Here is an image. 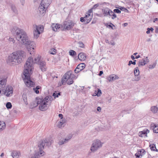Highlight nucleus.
<instances>
[{
    "label": "nucleus",
    "instance_id": "obj_33",
    "mask_svg": "<svg viewBox=\"0 0 158 158\" xmlns=\"http://www.w3.org/2000/svg\"><path fill=\"white\" fill-rule=\"evenodd\" d=\"M6 107L8 109H10L12 107V105L10 102H8L6 104Z\"/></svg>",
    "mask_w": 158,
    "mask_h": 158
},
{
    "label": "nucleus",
    "instance_id": "obj_47",
    "mask_svg": "<svg viewBox=\"0 0 158 158\" xmlns=\"http://www.w3.org/2000/svg\"><path fill=\"white\" fill-rule=\"evenodd\" d=\"M9 40L10 41H12L13 42V43H14L15 42V40L14 39H13L12 38H10L9 39Z\"/></svg>",
    "mask_w": 158,
    "mask_h": 158
},
{
    "label": "nucleus",
    "instance_id": "obj_24",
    "mask_svg": "<svg viewBox=\"0 0 158 158\" xmlns=\"http://www.w3.org/2000/svg\"><path fill=\"white\" fill-rule=\"evenodd\" d=\"M76 78L75 77H71L67 79V81L66 82H67V83L69 85H71L73 84V80Z\"/></svg>",
    "mask_w": 158,
    "mask_h": 158
},
{
    "label": "nucleus",
    "instance_id": "obj_62",
    "mask_svg": "<svg viewBox=\"0 0 158 158\" xmlns=\"http://www.w3.org/2000/svg\"><path fill=\"white\" fill-rule=\"evenodd\" d=\"M64 143V142H62L60 141L59 142V144L60 145H62V144H63Z\"/></svg>",
    "mask_w": 158,
    "mask_h": 158
},
{
    "label": "nucleus",
    "instance_id": "obj_12",
    "mask_svg": "<svg viewBox=\"0 0 158 158\" xmlns=\"http://www.w3.org/2000/svg\"><path fill=\"white\" fill-rule=\"evenodd\" d=\"M149 61L148 57H146L145 58L139 60L138 63V65L139 67L145 65L146 64L148 63Z\"/></svg>",
    "mask_w": 158,
    "mask_h": 158
},
{
    "label": "nucleus",
    "instance_id": "obj_48",
    "mask_svg": "<svg viewBox=\"0 0 158 158\" xmlns=\"http://www.w3.org/2000/svg\"><path fill=\"white\" fill-rule=\"evenodd\" d=\"M133 63V61L132 60H130L129 61V63L128 64V65L129 66H130L131 64H132Z\"/></svg>",
    "mask_w": 158,
    "mask_h": 158
},
{
    "label": "nucleus",
    "instance_id": "obj_7",
    "mask_svg": "<svg viewBox=\"0 0 158 158\" xmlns=\"http://www.w3.org/2000/svg\"><path fill=\"white\" fill-rule=\"evenodd\" d=\"M49 5L48 0H42L38 8V13L40 15H44Z\"/></svg>",
    "mask_w": 158,
    "mask_h": 158
},
{
    "label": "nucleus",
    "instance_id": "obj_8",
    "mask_svg": "<svg viewBox=\"0 0 158 158\" xmlns=\"http://www.w3.org/2000/svg\"><path fill=\"white\" fill-rule=\"evenodd\" d=\"M75 23L73 21L70 20H68L64 21L63 24L61 26L62 30H69L73 28Z\"/></svg>",
    "mask_w": 158,
    "mask_h": 158
},
{
    "label": "nucleus",
    "instance_id": "obj_16",
    "mask_svg": "<svg viewBox=\"0 0 158 158\" xmlns=\"http://www.w3.org/2000/svg\"><path fill=\"white\" fill-rule=\"evenodd\" d=\"M52 30L55 31H57L60 28V25L57 23H52L51 26Z\"/></svg>",
    "mask_w": 158,
    "mask_h": 158
},
{
    "label": "nucleus",
    "instance_id": "obj_35",
    "mask_svg": "<svg viewBox=\"0 0 158 158\" xmlns=\"http://www.w3.org/2000/svg\"><path fill=\"white\" fill-rule=\"evenodd\" d=\"M23 100L24 101H26L27 100V95L26 94H23Z\"/></svg>",
    "mask_w": 158,
    "mask_h": 158
},
{
    "label": "nucleus",
    "instance_id": "obj_46",
    "mask_svg": "<svg viewBox=\"0 0 158 158\" xmlns=\"http://www.w3.org/2000/svg\"><path fill=\"white\" fill-rule=\"evenodd\" d=\"M135 156H136V157L137 158H139V157L141 156L140 154H138V152L137 153H136L135 154Z\"/></svg>",
    "mask_w": 158,
    "mask_h": 158
},
{
    "label": "nucleus",
    "instance_id": "obj_45",
    "mask_svg": "<svg viewBox=\"0 0 158 158\" xmlns=\"http://www.w3.org/2000/svg\"><path fill=\"white\" fill-rule=\"evenodd\" d=\"M33 90H34V91H35V92L36 94H38L39 93V91L38 90L36 89H33Z\"/></svg>",
    "mask_w": 158,
    "mask_h": 158
},
{
    "label": "nucleus",
    "instance_id": "obj_21",
    "mask_svg": "<svg viewBox=\"0 0 158 158\" xmlns=\"http://www.w3.org/2000/svg\"><path fill=\"white\" fill-rule=\"evenodd\" d=\"M99 147L98 143H95L93 144V146L91 148V150L92 151L94 152L98 149V148Z\"/></svg>",
    "mask_w": 158,
    "mask_h": 158
},
{
    "label": "nucleus",
    "instance_id": "obj_32",
    "mask_svg": "<svg viewBox=\"0 0 158 158\" xmlns=\"http://www.w3.org/2000/svg\"><path fill=\"white\" fill-rule=\"evenodd\" d=\"M110 16H113L112 17V19H114L116 17V15L112 11H111V13L110 14Z\"/></svg>",
    "mask_w": 158,
    "mask_h": 158
},
{
    "label": "nucleus",
    "instance_id": "obj_1",
    "mask_svg": "<svg viewBox=\"0 0 158 158\" xmlns=\"http://www.w3.org/2000/svg\"><path fill=\"white\" fill-rule=\"evenodd\" d=\"M40 57L39 56L35 58L34 60L32 57H29L24 65L23 75L25 78L24 81L25 84L28 87H32L34 84V82L30 80V76L33 70V64L35 63H39Z\"/></svg>",
    "mask_w": 158,
    "mask_h": 158
},
{
    "label": "nucleus",
    "instance_id": "obj_61",
    "mask_svg": "<svg viewBox=\"0 0 158 158\" xmlns=\"http://www.w3.org/2000/svg\"><path fill=\"white\" fill-rule=\"evenodd\" d=\"M102 144H103V143H101V142H99V148L100 147H101L102 146Z\"/></svg>",
    "mask_w": 158,
    "mask_h": 158
},
{
    "label": "nucleus",
    "instance_id": "obj_55",
    "mask_svg": "<svg viewBox=\"0 0 158 158\" xmlns=\"http://www.w3.org/2000/svg\"><path fill=\"white\" fill-rule=\"evenodd\" d=\"M131 58L133 60H134L135 58L134 56L133 55H131Z\"/></svg>",
    "mask_w": 158,
    "mask_h": 158
},
{
    "label": "nucleus",
    "instance_id": "obj_39",
    "mask_svg": "<svg viewBox=\"0 0 158 158\" xmlns=\"http://www.w3.org/2000/svg\"><path fill=\"white\" fill-rule=\"evenodd\" d=\"M79 46L81 48H83L84 47V44L81 42H79L78 43Z\"/></svg>",
    "mask_w": 158,
    "mask_h": 158
},
{
    "label": "nucleus",
    "instance_id": "obj_2",
    "mask_svg": "<svg viewBox=\"0 0 158 158\" xmlns=\"http://www.w3.org/2000/svg\"><path fill=\"white\" fill-rule=\"evenodd\" d=\"M15 31L16 39L26 46L28 51L30 52L31 54H34L33 50L34 49L35 45V44L32 42H31L28 40L25 32L22 30L17 29Z\"/></svg>",
    "mask_w": 158,
    "mask_h": 158
},
{
    "label": "nucleus",
    "instance_id": "obj_37",
    "mask_svg": "<svg viewBox=\"0 0 158 158\" xmlns=\"http://www.w3.org/2000/svg\"><path fill=\"white\" fill-rule=\"evenodd\" d=\"M114 11L115 13L118 14L120 13L121 12V11L118 9H114Z\"/></svg>",
    "mask_w": 158,
    "mask_h": 158
},
{
    "label": "nucleus",
    "instance_id": "obj_53",
    "mask_svg": "<svg viewBox=\"0 0 158 158\" xmlns=\"http://www.w3.org/2000/svg\"><path fill=\"white\" fill-rule=\"evenodd\" d=\"M155 32L156 33H158V27H156L155 30Z\"/></svg>",
    "mask_w": 158,
    "mask_h": 158
},
{
    "label": "nucleus",
    "instance_id": "obj_49",
    "mask_svg": "<svg viewBox=\"0 0 158 158\" xmlns=\"http://www.w3.org/2000/svg\"><path fill=\"white\" fill-rule=\"evenodd\" d=\"M150 33V30L149 28H147V31H146V33L147 34H149Z\"/></svg>",
    "mask_w": 158,
    "mask_h": 158
},
{
    "label": "nucleus",
    "instance_id": "obj_41",
    "mask_svg": "<svg viewBox=\"0 0 158 158\" xmlns=\"http://www.w3.org/2000/svg\"><path fill=\"white\" fill-rule=\"evenodd\" d=\"M115 44V43L113 40H111L110 41H109V44L114 46Z\"/></svg>",
    "mask_w": 158,
    "mask_h": 158
},
{
    "label": "nucleus",
    "instance_id": "obj_29",
    "mask_svg": "<svg viewBox=\"0 0 158 158\" xmlns=\"http://www.w3.org/2000/svg\"><path fill=\"white\" fill-rule=\"evenodd\" d=\"M156 64V62H155L153 63L152 64H150L149 65L148 68L150 69H153L155 67Z\"/></svg>",
    "mask_w": 158,
    "mask_h": 158
},
{
    "label": "nucleus",
    "instance_id": "obj_42",
    "mask_svg": "<svg viewBox=\"0 0 158 158\" xmlns=\"http://www.w3.org/2000/svg\"><path fill=\"white\" fill-rule=\"evenodd\" d=\"M99 93V89H98L97 91H95V94L93 95V96H96V95H97L98 96V93Z\"/></svg>",
    "mask_w": 158,
    "mask_h": 158
},
{
    "label": "nucleus",
    "instance_id": "obj_59",
    "mask_svg": "<svg viewBox=\"0 0 158 158\" xmlns=\"http://www.w3.org/2000/svg\"><path fill=\"white\" fill-rule=\"evenodd\" d=\"M140 55H138L137 56H136V57H135V58L136 59H138V58H140Z\"/></svg>",
    "mask_w": 158,
    "mask_h": 158
},
{
    "label": "nucleus",
    "instance_id": "obj_54",
    "mask_svg": "<svg viewBox=\"0 0 158 158\" xmlns=\"http://www.w3.org/2000/svg\"><path fill=\"white\" fill-rule=\"evenodd\" d=\"M136 61V60H134V61L133 62L132 64L134 65H135Z\"/></svg>",
    "mask_w": 158,
    "mask_h": 158
},
{
    "label": "nucleus",
    "instance_id": "obj_64",
    "mask_svg": "<svg viewBox=\"0 0 158 158\" xmlns=\"http://www.w3.org/2000/svg\"><path fill=\"white\" fill-rule=\"evenodd\" d=\"M99 96H100V94H102L101 91L100 89H99Z\"/></svg>",
    "mask_w": 158,
    "mask_h": 158
},
{
    "label": "nucleus",
    "instance_id": "obj_43",
    "mask_svg": "<svg viewBox=\"0 0 158 158\" xmlns=\"http://www.w3.org/2000/svg\"><path fill=\"white\" fill-rule=\"evenodd\" d=\"M112 26H114V25L113 24L111 23H110V25H107V27H110L112 29H113V28Z\"/></svg>",
    "mask_w": 158,
    "mask_h": 158
},
{
    "label": "nucleus",
    "instance_id": "obj_25",
    "mask_svg": "<svg viewBox=\"0 0 158 158\" xmlns=\"http://www.w3.org/2000/svg\"><path fill=\"white\" fill-rule=\"evenodd\" d=\"M151 111L153 113H156L158 111V108L156 106H153L151 107Z\"/></svg>",
    "mask_w": 158,
    "mask_h": 158
},
{
    "label": "nucleus",
    "instance_id": "obj_10",
    "mask_svg": "<svg viewBox=\"0 0 158 158\" xmlns=\"http://www.w3.org/2000/svg\"><path fill=\"white\" fill-rule=\"evenodd\" d=\"M75 76L73 74L71 71H69L67 72L64 75L62 79V84L66 82L67 79L71 77H75Z\"/></svg>",
    "mask_w": 158,
    "mask_h": 158
},
{
    "label": "nucleus",
    "instance_id": "obj_30",
    "mask_svg": "<svg viewBox=\"0 0 158 158\" xmlns=\"http://www.w3.org/2000/svg\"><path fill=\"white\" fill-rule=\"evenodd\" d=\"M138 154H140L142 156V155L144 154L145 153V151L143 149H141L138 151Z\"/></svg>",
    "mask_w": 158,
    "mask_h": 158
},
{
    "label": "nucleus",
    "instance_id": "obj_27",
    "mask_svg": "<svg viewBox=\"0 0 158 158\" xmlns=\"http://www.w3.org/2000/svg\"><path fill=\"white\" fill-rule=\"evenodd\" d=\"M69 54L72 56H74L77 55L76 52L73 50H71L69 52Z\"/></svg>",
    "mask_w": 158,
    "mask_h": 158
},
{
    "label": "nucleus",
    "instance_id": "obj_38",
    "mask_svg": "<svg viewBox=\"0 0 158 158\" xmlns=\"http://www.w3.org/2000/svg\"><path fill=\"white\" fill-rule=\"evenodd\" d=\"M150 148L152 150L155 151L156 149V148L155 145H152L150 146Z\"/></svg>",
    "mask_w": 158,
    "mask_h": 158
},
{
    "label": "nucleus",
    "instance_id": "obj_5",
    "mask_svg": "<svg viewBox=\"0 0 158 158\" xmlns=\"http://www.w3.org/2000/svg\"><path fill=\"white\" fill-rule=\"evenodd\" d=\"M52 101V98L48 96L46 97L44 99H38L37 104L40 105L39 109L42 111L47 110L51 105Z\"/></svg>",
    "mask_w": 158,
    "mask_h": 158
},
{
    "label": "nucleus",
    "instance_id": "obj_17",
    "mask_svg": "<svg viewBox=\"0 0 158 158\" xmlns=\"http://www.w3.org/2000/svg\"><path fill=\"white\" fill-rule=\"evenodd\" d=\"M78 58L81 61H84L86 58V56L85 54L83 52H81L78 54Z\"/></svg>",
    "mask_w": 158,
    "mask_h": 158
},
{
    "label": "nucleus",
    "instance_id": "obj_52",
    "mask_svg": "<svg viewBox=\"0 0 158 158\" xmlns=\"http://www.w3.org/2000/svg\"><path fill=\"white\" fill-rule=\"evenodd\" d=\"M103 73V72L102 71H99V76H101Z\"/></svg>",
    "mask_w": 158,
    "mask_h": 158
},
{
    "label": "nucleus",
    "instance_id": "obj_9",
    "mask_svg": "<svg viewBox=\"0 0 158 158\" xmlns=\"http://www.w3.org/2000/svg\"><path fill=\"white\" fill-rule=\"evenodd\" d=\"M93 15V13L92 11V9H89L88 12L86 13L85 17L81 18L80 21L81 22H84L85 23H88L92 19Z\"/></svg>",
    "mask_w": 158,
    "mask_h": 158
},
{
    "label": "nucleus",
    "instance_id": "obj_23",
    "mask_svg": "<svg viewBox=\"0 0 158 158\" xmlns=\"http://www.w3.org/2000/svg\"><path fill=\"white\" fill-rule=\"evenodd\" d=\"M20 153L19 152L17 151H14L12 153V156L13 158H19Z\"/></svg>",
    "mask_w": 158,
    "mask_h": 158
},
{
    "label": "nucleus",
    "instance_id": "obj_58",
    "mask_svg": "<svg viewBox=\"0 0 158 158\" xmlns=\"http://www.w3.org/2000/svg\"><path fill=\"white\" fill-rule=\"evenodd\" d=\"M151 39L150 38H148L146 40V41L147 42H149L151 41Z\"/></svg>",
    "mask_w": 158,
    "mask_h": 158
},
{
    "label": "nucleus",
    "instance_id": "obj_28",
    "mask_svg": "<svg viewBox=\"0 0 158 158\" xmlns=\"http://www.w3.org/2000/svg\"><path fill=\"white\" fill-rule=\"evenodd\" d=\"M49 52L51 54L55 55L56 53V50L54 48H51Z\"/></svg>",
    "mask_w": 158,
    "mask_h": 158
},
{
    "label": "nucleus",
    "instance_id": "obj_50",
    "mask_svg": "<svg viewBox=\"0 0 158 158\" xmlns=\"http://www.w3.org/2000/svg\"><path fill=\"white\" fill-rule=\"evenodd\" d=\"M41 88V87L40 86H37L35 88H34V89H39Z\"/></svg>",
    "mask_w": 158,
    "mask_h": 158
},
{
    "label": "nucleus",
    "instance_id": "obj_60",
    "mask_svg": "<svg viewBox=\"0 0 158 158\" xmlns=\"http://www.w3.org/2000/svg\"><path fill=\"white\" fill-rule=\"evenodd\" d=\"M157 20H158V18H155L154 19V20L153 21V22H155L156 21H157Z\"/></svg>",
    "mask_w": 158,
    "mask_h": 158
},
{
    "label": "nucleus",
    "instance_id": "obj_63",
    "mask_svg": "<svg viewBox=\"0 0 158 158\" xmlns=\"http://www.w3.org/2000/svg\"><path fill=\"white\" fill-rule=\"evenodd\" d=\"M106 43H108L109 44V41L108 40H106Z\"/></svg>",
    "mask_w": 158,
    "mask_h": 158
},
{
    "label": "nucleus",
    "instance_id": "obj_34",
    "mask_svg": "<svg viewBox=\"0 0 158 158\" xmlns=\"http://www.w3.org/2000/svg\"><path fill=\"white\" fill-rule=\"evenodd\" d=\"M65 120H62V121H60V123L59 124L58 126L59 127H61L62 125H63L65 123Z\"/></svg>",
    "mask_w": 158,
    "mask_h": 158
},
{
    "label": "nucleus",
    "instance_id": "obj_13",
    "mask_svg": "<svg viewBox=\"0 0 158 158\" xmlns=\"http://www.w3.org/2000/svg\"><path fill=\"white\" fill-rule=\"evenodd\" d=\"M85 64L84 63H81L79 64L74 70L76 73H78L83 70L85 67Z\"/></svg>",
    "mask_w": 158,
    "mask_h": 158
},
{
    "label": "nucleus",
    "instance_id": "obj_56",
    "mask_svg": "<svg viewBox=\"0 0 158 158\" xmlns=\"http://www.w3.org/2000/svg\"><path fill=\"white\" fill-rule=\"evenodd\" d=\"M127 25H128V24L127 23H125L123 24V26L124 27H126V26H127Z\"/></svg>",
    "mask_w": 158,
    "mask_h": 158
},
{
    "label": "nucleus",
    "instance_id": "obj_20",
    "mask_svg": "<svg viewBox=\"0 0 158 158\" xmlns=\"http://www.w3.org/2000/svg\"><path fill=\"white\" fill-rule=\"evenodd\" d=\"M6 127L5 123L0 120V132L5 129Z\"/></svg>",
    "mask_w": 158,
    "mask_h": 158
},
{
    "label": "nucleus",
    "instance_id": "obj_4",
    "mask_svg": "<svg viewBox=\"0 0 158 158\" xmlns=\"http://www.w3.org/2000/svg\"><path fill=\"white\" fill-rule=\"evenodd\" d=\"M6 80L5 79H0V97L4 95L7 97L12 95L13 89L12 87L8 86L6 87Z\"/></svg>",
    "mask_w": 158,
    "mask_h": 158
},
{
    "label": "nucleus",
    "instance_id": "obj_40",
    "mask_svg": "<svg viewBox=\"0 0 158 158\" xmlns=\"http://www.w3.org/2000/svg\"><path fill=\"white\" fill-rule=\"evenodd\" d=\"M98 6V4H96L91 9H92V11L93 12V10L94 9H95V8H96Z\"/></svg>",
    "mask_w": 158,
    "mask_h": 158
},
{
    "label": "nucleus",
    "instance_id": "obj_51",
    "mask_svg": "<svg viewBox=\"0 0 158 158\" xmlns=\"http://www.w3.org/2000/svg\"><path fill=\"white\" fill-rule=\"evenodd\" d=\"M59 116L60 118L62 119L63 118V115L62 114H59Z\"/></svg>",
    "mask_w": 158,
    "mask_h": 158
},
{
    "label": "nucleus",
    "instance_id": "obj_57",
    "mask_svg": "<svg viewBox=\"0 0 158 158\" xmlns=\"http://www.w3.org/2000/svg\"><path fill=\"white\" fill-rule=\"evenodd\" d=\"M149 29H150V31H151V32H153V31L154 30V29H153V28L152 27H151L150 28H149Z\"/></svg>",
    "mask_w": 158,
    "mask_h": 158
},
{
    "label": "nucleus",
    "instance_id": "obj_44",
    "mask_svg": "<svg viewBox=\"0 0 158 158\" xmlns=\"http://www.w3.org/2000/svg\"><path fill=\"white\" fill-rule=\"evenodd\" d=\"M60 95V93H58V94L54 93L53 94V96L55 97V98L57 97L59 95Z\"/></svg>",
    "mask_w": 158,
    "mask_h": 158
},
{
    "label": "nucleus",
    "instance_id": "obj_3",
    "mask_svg": "<svg viewBox=\"0 0 158 158\" xmlns=\"http://www.w3.org/2000/svg\"><path fill=\"white\" fill-rule=\"evenodd\" d=\"M25 56L24 52L23 51H17L13 52L8 57L7 63L9 64H16L21 63L22 59Z\"/></svg>",
    "mask_w": 158,
    "mask_h": 158
},
{
    "label": "nucleus",
    "instance_id": "obj_31",
    "mask_svg": "<svg viewBox=\"0 0 158 158\" xmlns=\"http://www.w3.org/2000/svg\"><path fill=\"white\" fill-rule=\"evenodd\" d=\"M135 77L134 81H137L140 79V77L139 75H135Z\"/></svg>",
    "mask_w": 158,
    "mask_h": 158
},
{
    "label": "nucleus",
    "instance_id": "obj_19",
    "mask_svg": "<svg viewBox=\"0 0 158 158\" xmlns=\"http://www.w3.org/2000/svg\"><path fill=\"white\" fill-rule=\"evenodd\" d=\"M151 127L152 128L153 132L155 133H158V125L155 124L154 123H152Z\"/></svg>",
    "mask_w": 158,
    "mask_h": 158
},
{
    "label": "nucleus",
    "instance_id": "obj_15",
    "mask_svg": "<svg viewBox=\"0 0 158 158\" xmlns=\"http://www.w3.org/2000/svg\"><path fill=\"white\" fill-rule=\"evenodd\" d=\"M119 79V77L117 75L114 74L110 75L108 77V80L110 82H112Z\"/></svg>",
    "mask_w": 158,
    "mask_h": 158
},
{
    "label": "nucleus",
    "instance_id": "obj_11",
    "mask_svg": "<svg viewBox=\"0 0 158 158\" xmlns=\"http://www.w3.org/2000/svg\"><path fill=\"white\" fill-rule=\"evenodd\" d=\"M44 30V27L41 25L36 26V29L34 32V37L37 38L39 36L40 34Z\"/></svg>",
    "mask_w": 158,
    "mask_h": 158
},
{
    "label": "nucleus",
    "instance_id": "obj_6",
    "mask_svg": "<svg viewBox=\"0 0 158 158\" xmlns=\"http://www.w3.org/2000/svg\"><path fill=\"white\" fill-rule=\"evenodd\" d=\"M48 139H44L42 140L41 142L38 145V147L39 148L40 152H38L37 154H36V156L34 157H32L31 158H38V157L42 156L44 154V152L43 151V149L44 148V147L45 145V144H46L47 145H51L52 143V140H49L48 142Z\"/></svg>",
    "mask_w": 158,
    "mask_h": 158
},
{
    "label": "nucleus",
    "instance_id": "obj_22",
    "mask_svg": "<svg viewBox=\"0 0 158 158\" xmlns=\"http://www.w3.org/2000/svg\"><path fill=\"white\" fill-rule=\"evenodd\" d=\"M111 11L109 9L107 8L105 9L102 10V12L104 14L105 16H107L108 15H110L111 13Z\"/></svg>",
    "mask_w": 158,
    "mask_h": 158
},
{
    "label": "nucleus",
    "instance_id": "obj_36",
    "mask_svg": "<svg viewBox=\"0 0 158 158\" xmlns=\"http://www.w3.org/2000/svg\"><path fill=\"white\" fill-rule=\"evenodd\" d=\"M120 9L121 10L125 12H129L128 10L124 7H121L120 8Z\"/></svg>",
    "mask_w": 158,
    "mask_h": 158
},
{
    "label": "nucleus",
    "instance_id": "obj_14",
    "mask_svg": "<svg viewBox=\"0 0 158 158\" xmlns=\"http://www.w3.org/2000/svg\"><path fill=\"white\" fill-rule=\"evenodd\" d=\"M149 132V131L148 129H145L143 131H139L138 135L139 137H143L147 136L148 133Z\"/></svg>",
    "mask_w": 158,
    "mask_h": 158
},
{
    "label": "nucleus",
    "instance_id": "obj_26",
    "mask_svg": "<svg viewBox=\"0 0 158 158\" xmlns=\"http://www.w3.org/2000/svg\"><path fill=\"white\" fill-rule=\"evenodd\" d=\"M134 74L135 75H139V68L138 67H136L134 69Z\"/></svg>",
    "mask_w": 158,
    "mask_h": 158
},
{
    "label": "nucleus",
    "instance_id": "obj_18",
    "mask_svg": "<svg viewBox=\"0 0 158 158\" xmlns=\"http://www.w3.org/2000/svg\"><path fill=\"white\" fill-rule=\"evenodd\" d=\"M40 68L41 70L43 72L46 71L47 67L46 66V63L45 62H40Z\"/></svg>",
    "mask_w": 158,
    "mask_h": 158
}]
</instances>
